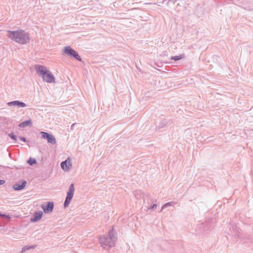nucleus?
<instances>
[{"label": "nucleus", "instance_id": "obj_19", "mask_svg": "<svg viewBox=\"0 0 253 253\" xmlns=\"http://www.w3.org/2000/svg\"><path fill=\"white\" fill-rule=\"evenodd\" d=\"M173 205V202L167 203L162 207L161 211H163L165 208H166L167 207H169V206H172Z\"/></svg>", "mask_w": 253, "mask_h": 253}, {"label": "nucleus", "instance_id": "obj_11", "mask_svg": "<svg viewBox=\"0 0 253 253\" xmlns=\"http://www.w3.org/2000/svg\"><path fill=\"white\" fill-rule=\"evenodd\" d=\"M26 181L25 180L22 181L21 183H16L13 186V188L15 190H21L23 189L26 185Z\"/></svg>", "mask_w": 253, "mask_h": 253}, {"label": "nucleus", "instance_id": "obj_13", "mask_svg": "<svg viewBox=\"0 0 253 253\" xmlns=\"http://www.w3.org/2000/svg\"><path fill=\"white\" fill-rule=\"evenodd\" d=\"M32 125V122L31 120H26L21 123L18 126L20 127H25L27 126H31Z\"/></svg>", "mask_w": 253, "mask_h": 253}, {"label": "nucleus", "instance_id": "obj_12", "mask_svg": "<svg viewBox=\"0 0 253 253\" xmlns=\"http://www.w3.org/2000/svg\"><path fill=\"white\" fill-rule=\"evenodd\" d=\"M42 214H43V213L42 211H41L39 212H36L34 214V217L32 218L31 219V221H32V222L38 221L42 218Z\"/></svg>", "mask_w": 253, "mask_h": 253}, {"label": "nucleus", "instance_id": "obj_17", "mask_svg": "<svg viewBox=\"0 0 253 253\" xmlns=\"http://www.w3.org/2000/svg\"><path fill=\"white\" fill-rule=\"evenodd\" d=\"M27 163L28 164L30 165V166H32L34 164H36L37 163V161L34 158H30L29 159V160H28L27 161Z\"/></svg>", "mask_w": 253, "mask_h": 253}, {"label": "nucleus", "instance_id": "obj_4", "mask_svg": "<svg viewBox=\"0 0 253 253\" xmlns=\"http://www.w3.org/2000/svg\"><path fill=\"white\" fill-rule=\"evenodd\" d=\"M65 54L71 57H74L76 60L81 61L82 58L79 55L78 53L71 48L70 46H66L63 49V54Z\"/></svg>", "mask_w": 253, "mask_h": 253}, {"label": "nucleus", "instance_id": "obj_5", "mask_svg": "<svg viewBox=\"0 0 253 253\" xmlns=\"http://www.w3.org/2000/svg\"><path fill=\"white\" fill-rule=\"evenodd\" d=\"M75 192V187H74V184L73 183H72L70 184L69 188V190L67 192V196L66 197L64 203V207L65 208H66L68 207L69 205L70 204L74 194Z\"/></svg>", "mask_w": 253, "mask_h": 253}, {"label": "nucleus", "instance_id": "obj_2", "mask_svg": "<svg viewBox=\"0 0 253 253\" xmlns=\"http://www.w3.org/2000/svg\"><path fill=\"white\" fill-rule=\"evenodd\" d=\"M117 239L116 232L112 227L107 235L101 236L99 238V243L104 249L108 250L115 246Z\"/></svg>", "mask_w": 253, "mask_h": 253}, {"label": "nucleus", "instance_id": "obj_21", "mask_svg": "<svg viewBox=\"0 0 253 253\" xmlns=\"http://www.w3.org/2000/svg\"><path fill=\"white\" fill-rule=\"evenodd\" d=\"M0 216L6 218L8 220L10 219V217L8 215H6L5 214H2L0 213Z\"/></svg>", "mask_w": 253, "mask_h": 253}, {"label": "nucleus", "instance_id": "obj_22", "mask_svg": "<svg viewBox=\"0 0 253 253\" xmlns=\"http://www.w3.org/2000/svg\"><path fill=\"white\" fill-rule=\"evenodd\" d=\"M19 139L24 142H26L27 141L26 138L23 136L19 137Z\"/></svg>", "mask_w": 253, "mask_h": 253}, {"label": "nucleus", "instance_id": "obj_6", "mask_svg": "<svg viewBox=\"0 0 253 253\" xmlns=\"http://www.w3.org/2000/svg\"><path fill=\"white\" fill-rule=\"evenodd\" d=\"M230 228V231L228 233L229 235L234 236L236 239H241L242 238V233H240V229L237 227L236 224H231Z\"/></svg>", "mask_w": 253, "mask_h": 253}, {"label": "nucleus", "instance_id": "obj_15", "mask_svg": "<svg viewBox=\"0 0 253 253\" xmlns=\"http://www.w3.org/2000/svg\"><path fill=\"white\" fill-rule=\"evenodd\" d=\"M183 57H184L183 55H179L178 56H172V57H171L170 59L172 60H173L174 61H178V60H179L182 59Z\"/></svg>", "mask_w": 253, "mask_h": 253}, {"label": "nucleus", "instance_id": "obj_9", "mask_svg": "<svg viewBox=\"0 0 253 253\" xmlns=\"http://www.w3.org/2000/svg\"><path fill=\"white\" fill-rule=\"evenodd\" d=\"M60 165L61 168L64 170H69L72 167V163L70 159L68 158L65 161L62 162Z\"/></svg>", "mask_w": 253, "mask_h": 253}, {"label": "nucleus", "instance_id": "obj_7", "mask_svg": "<svg viewBox=\"0 0 253 253\" xmlns=\"http://www.w3.org/2000/svg\"><path fill=\"white\" fill-rule=\"evenodd\" d=\"M40 134L42 135V138L47 140L48 143L52 145L56 143V139L55 137L49 133L41 131Z\"/></svg>", "mask_w": 253, "mask_h": 253}, {"label": "nucleus", "instance_id": "obj_26", "mask_svg": "<svg viewBox=\"0 0 253 253\" xmlns=\"http://www.w3.org/2000/svg\"><path fill=\"white\" fill-rule=\"evenodd\" d=\"M244 8H245V9H248V10H250L251 9H252V8H250V7H249V8H246V7H244Z\"/></svg>", "mask_w": 253, "mask_h": 253}, {"label": "nucleus", "instance_id": "obj_8", "mask_svg": "<svg viewBox=\"0 0 253 253\" xmlns=\"http://www.w3.org/2000/svg\"><path fill=\"white\" fill-rule=\"evenodd\" d=\"M45 213L51 212L54 208V203L52 202H48L41 206Z\"/></svg>", "mask_w": 253, "mask_h": 253}, {"label": "nucleus", "instance_id": "obj_14", "mask_svg": "<svg viewBox=\"0 0 253 253\" xmlns=\"http://www.w3.org/2000/svg\"><path fill=\"white\" fill-rule=\"evenodd\" d=\"M134 196L137 199H141L143 197V194L140 190H136L134 192Z\"/></svg>", "mask_w": 253, "mask_h": 253}, {"label": "nucleus", "instance_id": "obj_3", "mask_svg": "<svg viewBox=\"0 0 253 253\" xmlns=\"http://www.w3.org/2000/svg\"><path fill=\"white\" fill-rule=\"evenodd\" d=\"M35 70L43 81L48 83H54L55 78L51 72L48 70L46 68L42 65H36Z\"/></svg>", "mask_w": 253, "mask_h": 253}, {"label": "nucleus", "instance_id": "obj_24", "mask_svg": "<svg viewBox=\"0 0 253 253\" xmlns=\"http://www.w3.org/2000/svg\"><path fill=\"white\" fill-rule=\"evenodd\" d=\"M205 225V226H207V228L209 229L210 228V227L211 226V225L210 226H209L208 225V223L207 222H206L205 223H204Z\"/></svg>", "mask_w": 253, "mask_h": 253}, {"label": "nucleus", "instance_id": "obj_18", "mask_svg": "<svg viewBox=\"0 0 253 253\" xmlns=\"http://www.w3.org/2000/svg\"><path fill=\"white\" fill-rule=\"evenodd\" d=\"M148 206H147V209L148 210H155L157 207V205L156 204H153V205H149V202H148Z\"/></svg>", "mask_w": 253, "mask_h": 253}, {"label": "nucleus", "instance_id": "obj_1", "mask_svg": "<svg viewBox=\"0 0 253 253\" xmlns=\"http://www.w3.org/2000/svg\"><path fill=\"white\" fill-rule=\"evenodd\" d=\"M7 36L11 40L21 44H27L30 41L29 34L22 29L17 31H8Z\"/></svg>", "mask_w": 253, "mask_h": 253}, {"label": "nucleus", "instance_id": "obj_25", "mask_svg": "<svg viewBox=\"0 0 253 253\" xmlns=\"http://www.w3.org/2000/svg\"><path fill=\"white\" fill-rule=\"evenodd\" d=\"M75 125V124H73L72 126H71V129H74V126Z\"/></svg>", "mask_w": 253, "mask_h": 253}, {"label": "nucleus", "instance_id": "obj_16", "mask_svg": "<svg viewBox=\"0 0 253 253\" xmlns=\"http://www.w3.org/2000/svg\"><path fill=\"white\" fill-rule=\"evenodd\" d=\"M35 248V246H25V247H24L22 249L21 253H24V252H25L26 251H27L28 250L31 249H34Z\"/></svg>", "mask_w": 253, "mask_h": 253}, {"label": "nucleus", "instance_id": "obj_20", "mask_svg": "<svg viewBox=\"0 0 253 253\" xmlns=\"http://www.w3.org/2000/svg\"><path fill=\"white\" fill-rule=\"evenodd\" d=\"M8 136L10 137L14 141H17V137L14 134L13 132L10 133L8 134Z\"/></svg>", "mask_w": 253, "mask_h": 253}, {"label": "nucleus", "instance_id": "obj_23", "mask_svg": "<svg viewBox=\"0 0 253 253\" xmlns=\"http://www.w3.org/2000/svg\"><path fill=\"white\" fill-rule=\"evenodd\" d=\"M5 182V181L4 180H0V185L4 184Z\"/></svg>", "mask_w": 253, "mask_h": 253}, {"label": "nucleus", "instance_id": "obj_10", "mask_svg": "<svg viewBox=\"0 0 253 253\" xmlns=\"http://www.w3.org/2000/svg\"><path fill=\"white\" fill-rule=\"evenodd\" d=\"M7 104L9 107L15 106L18 107V108H24L27 106L26 104L19 100H14L13 101L9 102L7 103Z\"/></svg>", "mask_w": 253, "mask_h": 253}]
</instances>
